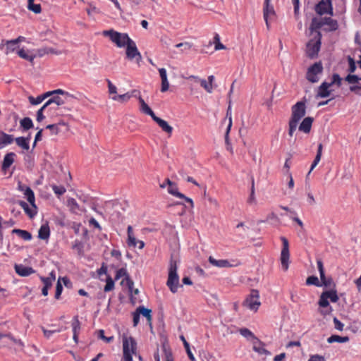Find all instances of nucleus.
Returning <instances> with one entry per match:
<instances>
[{
    "instance_id": "58836bf2",
    "label": "nucleus",
    "mask_w": 361,
    "mask_h": 361,
    "mask_svg": "<svg viewBox=\"0 0 361 361\" xmlns=\"http://www.w3.org/2000/svg\"><path fill=\"white\" fill-rule=\"evenodd\" d=\"M40 279L44 283V286L42 288V294L44 296H47L48 295V290L51 287L53 282H51V279L49 280V279L43 276H41Z\"/></svg>"
},
{
    "instance_id": "9d476101",
    "label": "nucleus",
    "mask_w": 361,
    "mask_h": 361,
    "mask_svg": "<svg viewBox=\"0 0 361 361\" xmlns=\"http://www.w3.org/2000/svg\"><path fill=\"white\" fill-rule=\"evenodd\" d=\"M126 54L128 59H135L136 63L140 66L142 58L137 48L135 42L133 40V42H129V44L126 47Z\"/></svg>"
},
{
    "instance_id": "b1692460",
    "label": "nucleus",
    "mask_w": 361,
    "mask_h": 361,
    "mask_svg": "<svg viewBox=\"0 0 361 361\" xmlns=\"http://www.w3.org/2000/svg\"><path fill=\"white\" fill-rule=\"evenodd\" d=\"M152 120L156 122L159 126L162 129L165 133L171 135L173 131V128L164 120L160 118L159 117L155 116Z\"/></svg>"
},
{
    "instance_id": "473e14b6",
    "label": "nucleus",
    "mask_w": 361,
    "mask_h": 361,
    "mask_svg": "<svg viewBox=\"0 0 361 361\" xmlns=\"http://www.w3.org/2000/svg\"><path fill=\"white\" fill-rule=\"evenodd\" d=\"M28 51H25L23 49H19L17 51V54L20 58L25 59V60L30 61L32 64H33L34 59L37 57V55L36 54L30 55V54H28Z\"/></svg>"
},
{
    "instance_id": "bb28decb",
    "label": "nucleus",
    "mask_w": 361,
    "mask_h": 361,
    "mask_svg": "<svg viewBox=\"0 0 361 361\" xmlns=\"http://www.w3.org/2000/svg\"><path fill=\"white\" fill-rule=\"evenodd\" d=\"M159 75L161 79V91L162 92H166L169 88V83L167 79L166 71L164 68L159 69Z\"/></svg>"
},
{
    "instance_id": "4be33fe9",
    "label": "nucleus",
    "mask_w": 361,
    "mask_h": 361,
    "mask_svg": "<svg viewBox=\"0 0 361 361\" xmlns=\"http://www.w3.org/2000/svg\"><path fill=\"white\" fill-rule=\"evenodd\" d=\"M263 13H264V19L266 22V25H267V28L269 27V23H268V17L269 15H274L275 14V11H274V7L273 6H271L270 4V0H264V9H263Z\"/></svg>"
},
{
    "instance_id": "0eeeda50",
    "label": "nucleus",
    "mask_w": 361,
    "mask_h": 361,
    "mask_svg": "<svg viewBox=\"0 0 361 361\" xmlns=\"http://www.w3.org/2000/svg\"><path fill=\"white\" fill-rule=\"evenodd\" d=\"M281 240L282 241L283 247L281 252L280 260L283 271H287L289 266V243L286 238L281 236Z\"/></svg>"
},
{
    "instance_id": "39448f33",
    "label": "nucleus",
    "mask_w": 361,
    "mask_h": 361,
    "mask_svg": "<svg viewBox=\"0 0 361 361\" xmlns=\"http://www.w3.org/2000/svg\"><path fill=\"white\" fill-rule=\"evenodd\" d=\"M103 35L109 37L112 42L118 47H127L129 42H133L127 33H121L114 30L103 31Z\"/></svg>"
},
{
    "instance_id": "4468645a",
    "label": "nucleus",
    "mask_w": 361,
    "mask_h": 361,
    "mask_svg": "<svg viewBox=\"0 0 361 361\" xmlns=\"http://www.w3.org/2000/svg\"><path fill=\"white\" fill-rule=\"evenodd\" d=\"M331 84L323 82L317 88L316 98H325L331 95V90H329Z\"/></svg>"
},
{
    "instance_id": "aec40b11",
    "label": "nucleus",
    "mask_w": 361,
    "mask_h": 361,
    "mask_svg": "<svg viewBox=\"0 0 361 361\" xmlns=\"http://www.w3.org/2000/svg\"><path fill=\"white\" fill-rule=\"evenodd\" d=\"M14 268L16 272L21 276H28L35 271L32 267H25L22 264H16Z\"/></svg>"
},
{
    "instance_id": "338daca9",
    "label": "nucleus",
    "mask_w": 361,
    "mask_h": 361,
    "mask_svg": "<svg viewBox=\"0 0 361 361\" xmlns=\"http://www.w3.org/2000/svg\"><path fill=\"white\" fill-rule=\"evenodd\" d=\"M349 89L356 94L361 95V85L360 84L351 85Z\"/></svg>"
},
{
    "instance_id": "a878e982",
    "label": "nucleus",
    "mask_w": 361,
    "mask_h": 361,
    "mask_svg": "<svg viewBox=\"0 0 361 361\" xmlns=\"http://www.w3.org/2000/svg\"><path fill=\"white\" fill-rule=\"evenodd\" d=\"M4 46H6L5 54L6 55L14 52L18 47L13 39L7 41L2 40V43L0 44V49H3Z\"/></svg>"
},
{
    "instance_id": "72a5a7b5",
    "label": "nucleus",
    "mask_w": 361,
    "mask_h": 361,
    "mask_svg": "<svg viewBox=\"0 0 361 361\" xmlns=\"http://www.w3.org/2000/svg\"><path fill=\"white\" fill-rule=\"evenodd\" d=\"M50 235L49 227L47 224L42 225L38 231V238L42 240H47Z\"/></svg>"
},
{
    "instance_id": "c85d7f7f",
    "label": "nucleus",
    "mask_w": 361,
    "mask_h": 361,
    "mask_svg": "<svg viewBox=\"0 0 361 361\" xmlns=\"http://www.w3.org/2000/svg\"><path fill=\"white\" fill-rule=\"evenodd\" d=\"M208 261L213 266L219 268L230 267L232 266L227 259H216L212 256L209 257Z\"/></svg>"
},
{
    "instance_id": "423d86ee",
    "label": "nucleus",
    "mask_w": 361,
    "mask_h": 361,
    "mask_svg": "<svg viewBox=\"0 0 361 361\" xmlns=\"http://www.w3.org/2000/svg\"><path fill=\"white\" fill-rule=\"evenodd\" d=\"M323 72V66L321 61L316 62L307 68L306 79L312 83L317 82L319 80V75Z\"/></svg>"
},
{
    "instance_id": "c756f323",
    "label": "nucleus",
    "mask_w": 361,
    "mask_h": 361,
    "mask_svg": "<svg viewBox=\"0 0 361 361\" xmlns=\"http://www.w3.org/2000/svg\"><path fill=\"white\" fill-rule=\"evenodd\" d=\"M15 157L16 154L14 152H9L5 155L2 162V170L6 171L12 165Z\"/></svg>"
},
{
    "instance_id": "2eb2a0df",
    "label": "nucleus",
    "mask_w": 361,
    "mask_h": 361,
    "mask_svg": "<svg viewBox=\"0 0 361 361\" xmlns=\"http://www.w3.org/2000/svg\"><path fill=\"white\" fill-rule=\"evenodd\" d=\"M18 203L23 209L25 214L30 219H32L36 216V214L37 213V207L35 204V206L30 205V207L25 202H24L23 200H19L18 202Z\"/></svg>"
},
{
    "instance_id": "7c9ffc66",
    "label": "nucleus",
    "mask_w": 361,
    "mask_h": 361,
    "mask_svg": "<svg viewBox=\"0 0 361 361\" xmlns=\"http://www.w3.org/2000/svg\"><path fill=\"white\" fill-rule=\"evenodd\" d=\"M137 312L140 314H142L143 317L147 318V322L149 324V326L152 327V310L150 309L146 308L144 306H140L137 308Z\"/></svg>"
},
{
    "instance_id": "a18cd8bd",
    "label": "nucleus",
    "mask_w": 361,
    "mask_h": 361,
    "mask_svg": "<svg viewBox=\"0 0 361 361\" xmlns=\"http://www.w3.org/2000/svg\"><path fill=\"white\" fill-rule=\"evenodd\" d=\"M323 25H327L329 26L331 30H336L338 28V23L336 20L331 18H322Z\"/></svg>"
},
{
    "instance_id": "f257e3e1",
    "label": "nucleus",
    "mask_w": 361,
    "mask_h": 361,
    "mask_svg": "<svg viewBox=\"0 0 361 361\" xmlns=\"http://www.w3.org/2000/svg\"><path fill=\"white\" fill-rule=\"evenodd\" d=\"M339 300L336 289L325 290L322 293L318 301L319 308L318 312L324 317L329 315L333 311L332 307L329 304V301L336 302Z\"/></svg>"
},
{
    "instance_id": "ea45409f",
    "label": "nucleus",
    "mask_w": 361,
    "mask_h": 361,
    "mask_svg": "<svg viewBox=\"0 0 361 361\" xmlns=\"http://www.w3.org/2000/svg\"><path fill=\"white\" fill-rule=\"evenodd\" d=\"M349 341L348 336H340L338 335H332L328 338L327 342L329 343H346Z\"/></svg>"
},
{
    "instance_id": "69168bd1",
    "label": "nucleus",
    "mask_w": 361,
    "mask_h": 361,
    "mask_svg": "<svg viewBox=\"0 0 361 361\" xmlns=\"http://www.w3.org/2000/svg\"><path fill=\"white\" fill-rule=\"evenodd\" d=\"M62 290H63V286L60 282V280H59L56 283V293H55V298L56 300H59L60 298Z\"/></svg>"
},
{
    "instance_id": "dca6fc26",
    "label": "nucleus",
    "mask_w": 361,
    "mask_h": 361,
    "mask_svg": "<svg viewBox=\"0 0 361 361\" xmlns=\"http://www.w3.org/2000/svg\"><path fill=\"white\" fill-rule=\"evenodd\" d=\"M123 276L125 277V280L126 281L127 286H128L129 290H132V288H133V287L134 286V283L130 279V276H129V275H128V274L127 272V270L125 268L119 269L116 271L115 279L118 280V279H119L120 278H121Z\"/></svg>"
},
{
    "instance_id": "09e8293b",
    "label": "nucleus",
    "mask_w": 361,
    "mask_h": 361,
    "mask_svg": "<svg viewBox=\"0 0 361 361\" xmlns=\"http://www.w3.org/2000/svg\"><path fill=\"white\" fill-rule=\"evenodd\" d=\"M345 80L348 82L349 84H352L353 85L359 84V81L361 80V78L358 77L356 75L348 74Z\"/></svg>"
},
{
    "instance_id": "774afa93",
    "label": "nucleus",
    "mask_w": 361,
    "mask_h": 361,
    "mask_svg": "<svg viewBox=\"0 0 361 361\" xmlns=\"http://www.w3.org/2000/svg\"><path fill=\"white\" fill-rule=\"evenodd\" d=\"M308 361H326V359L324 356L316 354L311 355Z\"/></svg>"
},
{
    "instance_id": "f3484780",
    "label": "nucleus",
    "mask_w": 361,
    "mask_h": 361,
    "mask_svg": "<svg viewBox=\"0 0 361 361\" xmlns=\"http://www.w3.org/2000/svg\"><path fill=\"white\" fill-rule=\"evenodd\" d=\"M138 102L140 104V111L149 116H151L152 118H154L155 117V114L152 110V109L148 106V104L145 102V100L142 99L141 96L138 97Z\"/></svg>"
},
{
    "instance_id": "8fccbe9b",
    "label": "nucleus",
    "mask_w": 361,
    "mask_h": 361,
    "mask_svg": "<svg viewBox=\"0 0 361 361\" xmlns=\"http://www.w3.org/2000/svg\"><path fill=\"white\" fill-rule=\"evenodd\" d=\"M306 284L308 286L314 285L317 287L322 286L321 283L319 282L318 278L315 276H310L307 277L306 280Z\"/></svg>"
},
{
    "instance_id": "603ef678",
    "label": "nucleus",
    "mask_w": 361,
    "mask_h": 361,
    "mask_svg": "<svg viewBox=\"0 0 361 361\" xmlns=\"http://www.w3.org/2000/svg\"><path fill=\"white\" fill-rule=\"evenodd\" d=\"M192 44L188 42H181L176 45V47L181 48L182 53L187 52L192 48Z\"/></svg>"
},
{
    "instance_id": "13d9d810",
    "label": "nucleus",
    "mask_w": 361,
    "mask_h": 361,
    "mask_svg": "<svg viewBox=\"0 0 361 361\" xmlns=\"http://www.w3.org/2000/svg\"><path fill=\"white\" fill-rule=\"evenodd\" d=\"M214 42L215 44V49L216 50L226 49V47L220 42V37L218 34H216V35L214 36Z\"/></svg>"
},
{
    "instance_id": "0e129e2a",
    "label": "nucleus",
    "mask_w": 361,
    "mask_h": 361,
    "mask_svg": "<svg viewBox=\"0 0 361 361\" xmlns=\"http://www.w3.org/2000/svg\"><path fill=\"white\" fill-rule=\"evenodd\" d=\"M348 64H349V68H348L349 72L354 73L356 70V64H355V60L352 57L348 56Z\"/></svg>"
},
{
    "instance_id": "a19ab883",
    "label": "nucleus",
    "mask_w": 361,
    "mask_h": 361,
    "mask_svg": "<svg viewBox=\"0 0 361 361\" xmlns=\"http://www.w3.org/2000/svg\"><path fill=\"white\" fill-rule=\"evenodd\" d=\"M65 100V99H62L59 96H54L45 103V106H49L52 104H55L57 106H59L64 104Z\"/></svg>"
},
{
    "instance_id": "412c9836",
    "label": "nucleus",
    "mask_w": 361,
    "mask_h": 361,
    "mask_svg": "<svg viewBox=\"0 0 361 361\" xmlns=\"http://www.w3.org/2000/svg\"><path fill=\"white\" fill-rule=\"evenodd\" d=\"M252 343V349L254 351L258 353L260 355H269L270 353L264 348V344L259 339L256 338Z\"/></svg>"
},
{
    "instance_id": "5fc2aeb1",
    "label": "nucleus",
    "mask_w": 361,
    "mask_h": 361,
    "mask_svg": "<svg viewBox=\"0 0 361 361\" xmlns=\"http://www.w3.org/2000/svg\"><path fill=\"white\" fill-rule=\"evenodd\" d=\"M200 85L208 92L212 93L213 91V85L208 83L204 79L200 80Z\"/></svg>"
},
{
    "instance_id": "de8ad7c7",
    "label": "nucleus",
    "mask_w": 361,
    "mask_h": 361,
    "mask_svg": "<svg viewBox=\"0 0 361 361\" xmlns=\"http://www.w3.org/2000/svg\"><path fill=\"white\" fill-rule=\"evenodd\" d=\"M20 126L25 130H27L33 127V123L31 118L25 117L20 121Z\"/></svg>"
},
{
    "instance_id": "f704fd0d",
    "label": "nucleus",
    "mask_w": 361,
    "mask_h": 361,
    "mask_svg": "<svg viewBox=\"0 0 361 361\" xmlns=\"http://www.w3.org/2000/svg\"><path fill=\"white\" fill-rule=\"evenodd\" d=\"M322 148H323L322 144H321V143L319 144L316 157L311 165L310 170L308 172L307 175H309L311 173V171L316 167V166L319 162L321 157H322Z\"/></svg>"
},
{
    "instance_id": "393cba45",
    "label": "nucleus",
    "mask_w": 361,
    "mask_h": 361,
    "mask_svg": "<svg viewBox=\"0 0 361 361\" xmlns=\"http://www.w3.org/2000/svg\"><path fill=\"white\" fill-rule=\"evenodd\" d=\"M67 206L69 207L70 211L74 214H78L79 212H85L86 209L79 206L74 198H68L67 200Z\"/></svg>"
},
{
    "instance_id": "c03bdc74",
    "label": "nucleus",
    "mask_w": 361,
    "mask_h": 361,
    "mask_svg": "<svg viewBox=\"0 0 361 361\" xmlns=\"http://www.w3.org/2000/svg\"><path fill=\"white\" fill-rule=\"evenodd\" d=\"M35 0L27 1V8L32 11L35 14L40 13L42 12V8L40 4H35Z\"/></svg>"
},
{
    "instance_id": "7ed1b4c3",
    "label": "nucleus",
    "mask_w": 361,
    "mask_h": 361,
    "mask_svg": "<svg viewBox=\"0 0 361 361\" xmlns=\"http://www.w3.org/2000/svg\"><path fill=\"white\" fill-rule=\"evenodd\" d=\"M177 269V262L173 259V255H172L169 263V276L166 285L173 293H177L178 287H182V285L179 283Z\"/></svg>"
},
{
    "instance_id": "cd10ccee",
    "label": "nucleus",
    "mask_w": 361,
    "mask_h": 361,
    "mask_svg": "<svg viewBox=\"0 0 361 361\" xmlns=\"http://www.w3.org/2000/svg\"><path fill=\"white\" fill-rule=\"evenodd\" d=\"M14 140L13 135H9L4 131H0V149L4 146L11 144Z\"/></svg>"
},
{
    "instance_id": "f8f14e48",
    "label": "nucleus",
    "mask_w": 361,
    "mask_h": 361,
    "mask_svg": "<svg viewBox=\"0 0 361 361\" xmlns=\"http://www.w3.org/2000/svg\"><path fill=\"white\" fill-rule=\"evenodd\" d=\"M315 11L320 16L329 13L333 15L331 0H322L315 6Z\"/></svg>"
},
{
    "instance_id": "052dcab7",
    "label": "nucleus",
    "mask_w": 361,
    "mask_h": 361,
    "mask_svg": "<svg viewBox=\"0 0 361 361\" xmlns=\"http://www.w3.org/2000/svg\"><path fill=\"white\" fill-rule=\"evenodd\" d=\"M109 93L113 96L117 95V87L109 80H106Z\"/></svg>"
},
{
    "instance_id": "bf43d9fd",
    "label": "nucleus",
    "mask_w": 361,
    "mask_h": 361,
    "mask_svg": "<svg viewBox=\"0 0 361 361\" xmlns=\"http://www.w3.org/2000/svg\"><path fill=\"white\" fill-rule=\"evenodd\" d=\"M341 78L340 75L337 73H334L332 75V81L331 82H329V84H331V86L336 84L338 87H340L341 85Z\"/></svg>"
},
{
    "instance_id": "680f3d73",
    "label": "nucleus",
    "mask_w": 361,
    "mask_h": 361,
    "mask_svg": "<svg viewBox=\"0 0 361 361\" xmlns=\"http://www.w3.org/2000/svg\"><path fill=\"white\" fill-rule=\"evenodd\" d=\"M51 188L54 193L58 195H61L66 192V188L63 186H57L56 185H52Z\"/></svg>"
},
{
    "instance_id": "49530a36",
    "label": "nucleus",
    "mask_w": 361,
    "mask_h": 361,
    "mask_svg": "<svg viewBox=\"0 0 361 361\" xmlns=\"http://www.w3.org/2000/svg\"><path fill=\"white\" fill-rule=\"evenodd\" d=\"M111 99L114 101L119 102L121 103H126L129 101L130 97L128 92L123 94H117L111 97Z\"/></svg>"
},
{
    "instance_id": "5701e85b",
    "label": "nucleus",
    "mask_w": 361,
    "mask_h": 361,
    "mask_svg": "<svg viewBox=\"0 0 361 361\" xmlns=\"http://www.w3.org/2000/svg\"><path fill=\"white\" fill-rule=\"evenodd\" d=\"M63 53L61 51L56 50L52 47H42L36 51L37 57H42L46 54H51L55 55H60Z\"/></svg>"
},
{
    "instance_id": "6e6d98bb",
    "label": "nucleus",
    "mask_w": 361,
    "mask_h": 361,
    "mask_svg": "<svg viewBox=\"0 0 361 361\" xmlns=\"http://www.w3.org/2000/svg\"><path fill=\"white\" fill-rule=\"evenodd\" d=\"M46 128L50 130L53 135H57L61 132L60 124H49Z\"/></svg>"
},
{
    "instance_id": "79ce46f5",
    "label": "nucleus",
    "mask_w": 361,
    "mask_h": 361,
    "mask_svg": "<svg viewBox=\"0 0 361 361\" xmlns=\"http://www.w3.org/2000/svg\"><path fill=\"white\" fill-rule=\"evenodd\" d=\"M239 332L243 337L246 338L251 342L254 341V340L257 338L254 334L247 328L240 329Z\"/></svg>"
},
{
    "instance_id": "20e7f679",
    "label": "nucleus",
    "mask_w": 361,
    "mask_h": 361,
    "mask_svg": "<svg viewBox=\"0 0 361 361\" xmlns=\"http://www.w3.org/2000/svg\"><path fill=\"white\" fill-rule=\"evenodd\" d=\"M322 44V33L319 31L316 32L312 38L310 39L305 49L306 56L310 59H317Z\"/></svg>"
},
{
    "instance_id": "2f4dec72",
    "label": "nucleus",
    "mask_w": 361,
    "mask_h": 361,
    "mask_svg": "<svg viewBox=\"0 0 361 361\" xmlns=\"http://www.w3.org/2000/svg\"><path fill=\"white\" fill-rule=\"evenodd\" d=\"M323 26V20L322 18L321 19H318L317 18H313L312 19L311 25L310 27V30L311 34L314 35V34L319 31L318 30Z\"/></svg>"
},
{
    "instance_id": "ddd939ff",
    "label": "nucleus",
    "mask_w": 361,
    "mask_h": 361,
    "mask_svg": "<svg viewBox=\"0 0 361 361\" xmlns=\"http://www.w3.org/2000/svg\"><path fill=\"white\" fill-rule=\"evenodd\" d=\"M128 233V240L127 244L129 247H135L137 244H139V249H142L145 246V243L142 240H137L133 233V227L131 226H128L127 228Z\"/></svg>"
},
{
    "instance_id": "9b49d317",
    "label": "nucleus",
    "mask_w": 361,
    "mask_h": 361,
    "mask_svg": "<svg viewBox=\"0 0 361 361\" xmlns=\"http://www.w3.org/2000/svg\"><path fill=\"white\" fill-rule=\"evenodd\" d=\"M137 343L135 339L130 336L128 337L126 335L123 336V357H126V354L132 355L135 353Z\"/></svg>"
},
{
    "instance_id": "e433bc0d",
    "label": "nucleus",
    "mask_w": 361,
    "mask_h": 361,
    "mask_svg": "<svg viewBox=\"0 0 361 361\" xmlns=\"http://www.w3.org/2000/svg\"><path fill=\"white\" fill-rule=\"evenodd\" d=\"M24 195L31 206H35V197L32 190L30 187L25 188Z\"/></svg>"
},
{
    "instance_id": "864d4df0",
    "label": "nucleus",
    "mask_w": 361,
    "mask_h": 361,
    "mask_svg": "<svg viewBox=\"0 0 361 361\" xmlns=\"http://www.w3.org/2000/svg\"><path fill=\"white\" fill-rule=\"evenodd\" d=\"M52 92H54V94H61L64 97L65 99H68V98H75L73 94H71V93L66 92L61 89H57L55 90H53Z\"/></svg>"
},
{
    "instance_id": "6e6552de",
    "label": "nucleus",
    "mask_w": 361,
    "mask_h": 361,
    "mask_svg": "<svg viewBox=\"0 0 361 361\" xmlns=\"http://www.w3.org/2000/svg\"><path fill=\"white\" fill-rule=\"evenodd\" d=\"M259 298V291L256 289H252L250 294L243 302V305L247 307L251 310L257 311L261 304Z\"/></svg>"
},
{
    "instance_id": "3c124183",
    "label": "nucleus",
    "mask_w": 361,
    "mask_h": 361,
    "mask_svg": "<svg viewBox=\"0 0 361 361\" xmlns=\"http://www.w3.org/2000/svg\"><path fill=\"white\" fill-rule=\"evenodd\" d=\"M106 285L104 288V292H109L114 288V281L110 276H107Z\"/></svg>"
},
{
    "instance_id": "6ab92c4d",
    "label": "nucleus",
    "mask_w": 361,
    "mask_h": 361,
    "mask_svg": "<svg viewBox=\"0 0 361 361\" xmlns=\"http://www.w3.org/2000/svg\"><path fill=\"white\" fill-rule=\"evenodd\" d=\"M313 121L314 118L312 117L308 116L305 118L298 127L299 130L305 133H309L311 130Z\"/></svg>"
},
{
    "instance_id": "37998d69",
    "label": "nucleus",
    "mask_w": 361,
    "mask_h": 361,
    "mask_svg": "<svg viewBox=\"0 0 361 361\" xmlns=\"http://www.w3.org/2000/svg\"><path fill=\"white\" fill-rule=\"evenodd\" d=\"M180 340L183 341V345H184V347H185V351L187 353V355L189 357V359L191 360V361H195V356L193 355L191 350H190V344L188 343V342L186 341V339L185 338V337L183 336H180Z\"/></svg>"
},
{
    "instance_id": "a211bd4d",
    "label": "nucleus",
    "mask_w": 361,
    "mask_h": 361,
    "mask_svg": "<svg viewBox=\"0 0 361 361\" xmlns=\"http://www.w3.org/2000/svg\"><path fill=\"white\" fill-rule=\"evenodd\" d=\"M168 185V192L176 197H184V195L178 191L177 184L172 182L169 178H166Z\"/></svg>"
},
{
    "instance_id": "e2e57ef3",
    "label": "nucleus",
    "mask_w": 361,
    "mask_h": 361,
    "mask_svg": "<svg viewBox=\"0 0 361 361\" xmlns=\"http://www.w3.org/2000/svg\"><path fill=\"white\" fill-rule=\"evenodd\" d=\"M28 99H29V102H30L31 104L32 105H37V104H40L41 102H42L43 101V97H41V95H39L38 97H37L36 98L33 97L32 96H30L28 97Z\"/></svg>"
},
{
    "instance_id": "4d7b16f0",
    "label": "nucleus",
    "mask_w": 361,
    "mask_h": 361,
    "mask_svg": "<svg viewBox=\"0 0 361 361\" xmlns=\"http://www.w3.org/2000/svg\"><path fill=\"white\" fill-rule=\"evenodd\" d=\"M98 338L103 340L106 343H111L114 341V336L106 337L104 336V331L103 329H100L98 331Z\"/></svg>"
},
{
    "instance_id": "f03ea898",
    "label": "nucleus",
    "mask_w": 361,
    "mask_h": 361,
    "mask_svg": "<svg viewBox=\"0 0 361 361\" xmlns=\"http://www.w3.org/2000/svg\"><path fill=\"white\" fill-rule=\"evenodd\" d=\"M291 117L288 123V135L292 137L296 130L298 122L305 115V102H298L291 108Z\"/></svg>"
},
{
    "instance_id": "4c0bfd02",
    "label": "nucleus",
    "mask_w": 361,
    "mask_h": 361,
    "mask_svg": "<svg viewBox=\"0 0 361 361\" xmlns=\"http://www.w3.org/2000/svg\"><path fill=\"white\" fill-rule=\"evenodd\" d=\"M12 233L17 234L20 238L25 240H30L32 239V234L25 230L15 228L12 231Z\"/></svg>"
},
{
    "instance_id": "1a4fd4ad",
    "label": "nucleus",
    "mask_w": 361,
    "mask_h": 361,
    "mask_svg": "<svg viewBox=\"0 0 361 361\" xmlns=\"http://www.w3.org/2000/svg\"><path fill=\"white\" fill-rule=\"evenodd\" d=\"M317 268L320 274V279L322 281V286H324L325 288H329L330 290L336 289V284L334 282L331 277H326L324 273V264L322 259L317 260Z\"/></svg>"
},
{
    "instance_id": "c9c22d12",
    "label": "nucleus",
    "mask_w": 361,
    "mask_h": 361,
    "mask_svg": "<svg viewBox=\"0 0 361 361\" xmlns=\"http://www.w3.org/2000/svg\"><path fill=\"white\" fill-rule=\"evenodd\" d=\"M18 146L23 148V149L28 150L30 148L29 138L25 137H18L14 139Z\"/></svg>"
}]
</instances>
